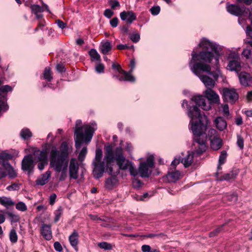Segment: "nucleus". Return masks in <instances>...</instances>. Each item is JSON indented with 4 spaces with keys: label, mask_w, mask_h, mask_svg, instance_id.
I'll return each mask as SVG.
<instances>
[{
    "label": "nucleus",
    "mask_w": 252,
    "mask_h": 252,
    "mask_svg": "<svg viewBox=\"0 0 252 252\" xmlns=\"http://www.w3.org/2000/svg\"><path fill=\"white\" fill-rule=\"evenodd\" d=\"M188 115L190 119V127L193 134L192 146L194 147V151L181 158V162L185 167L191 165L193 162L194 154L199 156L205 152V126L202 121L200 110L196 106H189L188 107Z\"/></svg>",
    "instance_id": "f03ea898"
},
{
    "label": "nucleus",
    "mask_w": 252,
    "mask_h": 252,
    "mask_svg": "<svg viewBox=\"0 0 252 252\" xmlns=\"http://www.w3.org/2000/svg\"><path fill=\"white\" fill-rule=\"evenodd\" d=\"M79 163L75 158H71L69 164V175L71 179H77L78 178Z\"/></svg>",
    "instance_id": "f8f14e48"
},
{
    "label": "nucleus",
    "mask_w": 252,
    "mask_h": 252,
    "mask_svg": "<svg viewBox=\"0 0 252 252\" xmlns=\"http://www.w3.org/2000/svg\"><path fill=\"white\" fill-rule=\"evenodd\" d=\"M81 120L76 121L74 140L77 149L81 147L83 141L87 143H89L96 129V124L95 123H92L90 126H81Z\"/></svg>",
    "instance_id": "20e7f679"
},
{
    "label": "nucleus",
    "mask_w": 252,
    "mask_h": 252,
    "mask_svg": "<svg viewBox=\"0 0 252 252\" xmlns=\"http://www.w3.org/2000/svg\"><path fill=\"white\" fill-rule=\"evenodd\" d=\"M246 33L249 40H252V28L250 26H248L246 29Z\"/></svg>",
    "instance_id": "8fccbe9b"
},
{
    "label": "nucleus",
    "mask_w": 252,
    "mask_h": 252,
    "mask_svg": "<svg viewBox=\"0 0 252 252\" xmlns=\"http://www.w3.org/2000/svg\"><path fill=\"white\" fill-rule=\"evenodd\" d=\"M12 90L11 86L9 85L2 86L0 88V91L2 93H6L7 92H10Z\"/></svg>",
    "instance_id": "3c124183"
},
{
    "label": "nucleus",
    "mask_w": 252,
    "mask_h": 252,
    "mask_svg": "<svg viewBox=\"0 0 252 252\" xmlns=\"http://www.w3.org/2000/svg\"><path fill=\"white\" fill-rule=\"evenodd\" d=\"M117 48L119 50H124L127 49H134V46L131 45L129 46L126 44H119L117 46Z\"/></svg>",
    "instance_id": "864d4df0"
},
{
    "label": "nucleus",
    "mask_w": 252,
    "mask_h": 252,
    "mask_svg": "<svg viewBox=\"0 0 252 252\" xmlns=\"http://www.w3.org/2000/svg\"><path fill=\"white\" fill-rule=\"evenodd\" d=\"M224 225V224L219 226V227L215 229L214 231H212L209 234V236L210 237H213L215 236L217 234L220 232L222 231V227Z\"/></svg>",
    "instance_id": "09e8293b"
},
{
    "label": "nucleus",
    "mask_w": 252,
    "mask_h": 252,
    "mask_svg": "<svg viewBox=\"0 0 252 252\" xmlns=\"http://www.w3.org/2000/svg\"><path fill=\"white\" fill-rule=\"evenodd\" d=\"M79 234L76 230H74L71 234L69 236V241L70 245L75 249L78 250L77 245L78 244Z\"/></svg>",
    "instance_id": "5701e85b"
},
{
    "label": "nucleus",
    "mask_w": 252,
    "mask_h": 252,
    "mask_svg": "<svg viewBox=\"0 0 252 252\" xmlns=\"http://www.w3.org/2000/svg\"><path fill=\"white\" fill-rule=\"evenodd\" d=\"M223 46L206 38V63L220 64V58Z\"/></svg>",
    "instance_id": "423d86ee"
},
{
    "label": "nucleus",
    "mask_w": 252,
    "mask_h": 252,
    "mask_svg": "<svg viewBox=\"0 0 252 252\" xmlns=\"http://www.w3.org/2000/svg\"><path fill=\"white\" fill-rule=\"evenodd\" d=\"M104 150L105 155L103 160L102 150L97 148L95 150V158L92 162L93 175L95 179L101 177L105 171L109 174H113L112 166L114 160H116L120 169H129L131 175L134 177L138 175L137 170L134 167L133 163L126 158L121 147H117L114 151L113 147L108 145L105 146Z\"/></svg>",
    "instance_id": "f257e3e1"
},
{
    "label": "nucleus",
    "mask_w": 252,
    "mask_h": 252,
    "mask_svg": "<svg viewBox=\"0 0 252 252\" xmlns=\"http://www.w3.org/2000/svg\"><path fill=\"white\" fill-rule=\"evenodd\" d=\"M206 63V88L212 89L218 82L219 77L221 76L220 64Z\"/></svg>",
    "instance_id": "0eeeda50"
},
{
    "label": "nucleus",
    "mask_w": 252,
    "mask_h": 252,
    "mask_svg": "<svg viewBox=\"0 0 252 252\" xmlns=\"http://www.w3.org/2000/svg\"><path fill=\"white\" fill-rule=\"evenodd\" d=\"M31 9L32 12L35 15H37V13H41L43 12L44 9L39 5H33L31 6Z\"/></svg>",
    "instance_id": "ea45409f"
},
{
    "label": "nucleus",
    "mask_w": 252,
    "mask_h": 252,
    "mask_svg": "<svg viewBox=\"0 0 252 252\" xmlns=\"http://www.w3.org/2000/svg\"><path fill=\"white\" fill-rule=\"evenodd\" d=\"M227 156V152L223 150L221 152L219 158V163L217 167L218 170L221 169V166L225 163Z\"/></svg>",
    "instance_id": "7c9ffc66"
},
{
    "label": "nucleus",
    "mask_w": 252,
    "mask_h": 252,
    "mask_svg": "<svg viewBox=\"0 0 252 252\" xmlns=\"http://www.w3.org/2000/svg\"><path fill=\"white\" fill-rule=\"evenodd\" d=\"M98 246L101 249L105 250H109L112 249V245L107 242H103L99 243L98 244Z\"/></svg>",
    "instance_id": "a18cd8bd"
},
{
    "label": "nucleus",
    "mask_w": 252,
    "mask_h": 252,
    "mask_svg": "<svg viewBox=\"0 0 252 252\" xmlns=\"http://www.w3.org/2000/svg\"><path fill=\"white\" fill-rule=\"evenodd\" d=\"M0 212L7 215L11 222H17L20 220V217L19 215L14 214V213L6 210H0Z\"/></svg>",
    "instance_id": "cd10ccee"
},
{
    "label": "nucleus",
    "mask_w": 252,
    "mask_h": 252,
    "mask_svg": "<svg viewBox=\"0 0 252 252\" xmlns=\"http://www.w3.org/2000/svg\"><path fill=\"white\" fill-rule=\"evenodd\" d=\"M56 23L57 24L58 27L62 29H64L66 26L65 23L59 19L56 21Z\"/></svg>",
    "instance_id": "69168bd1"
},
{
    "label": "nucleus",
    "mask_w": 252,
    "mask_h": 252,
    "mask_svg": "<svg viewBox=\"0 0 252 252\" xmlns=\"http://www.w3.org/2000/svg\"><path fill=\"white\" fill-rule=\"evenodd\" d=\"M113 14L114 12L110 9H106L104 12V15L108 18H110Z\"/></svg>",
    "instance_id": "6e6d98bb"
},
{
    "label": "nucleus",
    "mask_w": 252,
    "mask_h": 252,
    "mask_svg": "<svg viewBox=\"0 0 252 252\" xmlns=\"http://www.w3.org/2000/svg\"><path fill=\"white\" fill-rule=\"evenodd\" d=\"M130 38L133 42L136 43L140 40V34L138 33L131 34L130 36Z\"/></svg>",
    "instance_id": "5fc2aeb1"
},
{
    "label": "nucleus",
    "mask_w": 252,
    "mask_h": 252,
    "mask_svg": "<svg viewBox=\"0 0 252 252\" xmlns=\"http://www.w3.org/2000/svg\"><path fill=\"white\" fill-rule=\"evenodd\" d=\"M239 170L237 168H234L228 173H227L223 175L219 176L218 173H216L217 176V180L219 181H229L231 180L234 179L236 178L239 174Z\"/></svg>",
    "instance_id": "dca6fc26"
},
{
    "label": "nucleus",
    "mask_w": 252,
    "mask_h": 252,
    "mask_svg": "<svg viewBox=\"0 0 252 252\" xmlns=\"http://www.w3.org/2000/svg\"><path fill=\"white\" fill-rule=\"evenodd\" d=\"M104 65L102 63L97 64L95 67V70L98 73H102L104 71Z\"/></svg>",
    "instance_id": "052dcab7"
},
{
    "label": "nucleus",
    "mask_w": 252,
    "mask_h": 252,
    "mask_svg": "<svg viewBox=\"0 0 252 252\" xmlns=\"http://www.w3.org/2000/svg\"><path fill=\"white\" fill-rule=\"evenodd\" d=\"M51 171L48 170L40 175L35 181V184L38 186H43L46 184L51 178Z\"/></svg>",
    "instance_id": "6ab92c4d"
},
{
    "label": "nucleus",
    "mask_w": 252,
    "mask_h": 252,
    "mask_svg": "<svg viewBox=\"0 0 252 252\" xmlns=\"http://www.w3.org/2000/svg\"><path fill=\"white\" fill-rule=\"evenodd\" d=\"M0 204L6 208L8 209L10 207H13L15 203L11 198L2 196L0 197Z\"/></svg>",
    "instance_id": "a878e982"
},
{
    "label": "nucleus",
    "mask_w": 252,
    "mask_h": 252,
    "mask_svg": "<svg viewBox=\"0 0 252 252\" xmlns=\"http://www.w3.org/2000/svg\"><path fill=\"white\" fill-rule=\"evenodd\" d=\"M16 208L19 211L24 212L27 210V207L26 204L22 201H20L16 205Z\"/></svg>",
    "instance_id": "c03bdc74"
},
{
    "label": "nucleus",
    "mask_w": 252,
    "mask_h": 252,
    "mask_svg": "<svg viewBox=\"0 0 252 252\" xmlns=\"http://www.w3.org/2000/svg\"><path fill=\"white\" fill-rule=\"evenodd\" d=\"M34 168V161L32 155H27L22 161V169L29 172L32 171Z\"/></svg>",
    "instance_id": "ddd939ff"
},
{
    "label": "nucleus",
    "mask_w": 252,
    "mask_h": 252,
    "mask_svg": "<svg viewBox=\"0 0 252 252\" xmlns=\"http://www.w3.org/2000/svg\"><path fill=\"white\" fill-rule=\"evenodd\" d=\"M69 148L67 143L62 142L59 150L52 149L50 154V165L56 172H61L59 180L63 181L67 177L68 165Z\"/></svg>",
    "instance_id": "7ed1b4c3"
},
{
    "label": "nucleus",
    "mask_w": 252,
    "mask_h": 252,
    "mask_svg": "<svg viewBox=\"0 0 252 252\" xmlns=\"http://www.w3.org/2000/svg\"><path fill=\"white\" fill-rule=\"evenodd\" d=\"M56 68L60 72H63L65 71L64 66L62 64H58L56 66Z\"/></svg>",
    "instance_id": "338daca9"
},
{
    "label": "nucleus",
    "mask_w": 252,
    "mask_h": 252,
    "mask_svg": "<svg viewBox=\"0 0 252 252\" xmlns=\"http://www.w3.org/2000/svg\"><path fill=\"white\" fill-rule=\"evenodd\" d=\"M100 49L101 53L103 54H107L108 52L112 49V45L111 43L108 41L102 43L100 47Z\"/></svg>",
    "instance_id": "c756f323"
},
{
    "label": "nucleus",
    "mask_w": 252,
    "mask_h": 252,
    "mask_svg": "<svg viewBox=\"0 0 252 252\" xmlns=\"http://www.w3.org/2000/svg\"><path fill=\"white\" fill-rule=\"evenodd\" d=\"M214 123L217 128L220 131H222L227 127L226 121L221 117H217L214 120Z\"/></svg>",
    "instance_id": "b1692460"
},
{
    "label": "nucleus",
    "mask_w": 252,
    "mask_h": 252,
    "mask_svg": "<svg viewBox=\"0 0 252 252\" xmlns=\"http://www.w3.org/2000/svg\"><path fill=\"white\" fill-rule=\"evenodd\" d=\"M141 250L143 252H150L151 248L149 245H144L142 246Z\"/></svg>",
    "instance_id": "774afa93"
},
{
    "label": "nucleus",
    "mask_w": 252,
    "mask_h": 252,
    "mask_svg": "<svg viewBox=\"0 0 252 252\" xmlns=\"http://www.w3.org/2000/svg\"><path fill=\"white\" fill-rule=\"evenodd\" d=\"M89 55L93 60L98 61L100 59V56L94 49H91L89 52Z\"/></svg>",
    "instance_id": "58836bf2"
},
{
    "label": "nucleus",
    "mask_w": 252,
    "mask_h": 252,
    "mask_svg": "<svg viewBox=\"0 0 252 252\" xmlns=\"http://www.w3.org/2000/svg\"><path fill=\"white\" fill-rule=\"evenodd\" d=\"M226 10L230 14L236 16H246L250 14L249 8L245 6L240 7L234 4H227Z\"/></svg>",
    "instance_id": "1a4fd4ad"
},
{
    "label": "nucleus",
    "mask_w": 252,
    "mask_h": 252,
    "mask_svg": "<svg viewBox=\"0 0 252 252\" xmlns=\"http://www.w3.org/2000/svg\"><path fill=\"white\" fill-rule=\"evenodd\" d=\"M33 156L34 160L36 161H48L47 153L45 150H35Z\"/></svg>",
    "instance_id": "4be33fe9"
},
{
    "label": "nucleus",
    "mask_w": 252,
    "mask_h": 252,
    "mask_svg": "<svg viewBox=\"0 0 252 252\" xmlns=\"http://www.w3.org/2000/svg\"><path fill=\"white\" fill-rule=\"evenodd\" d=\"M48 164V161H39L37 165V168L40 170H42L44 169L45 166L47 165Z\"/></svg>",
    "instance_id": "4d7b16f0"
},
{
    "label": "nucleus",
    "mask_w": 252,
    "mask_h": 252,
    "mask_svg": "<svg viewBox=\"0 0 252 252\" xmlns=\"http://www.w3.org/2000/svg\"><path fill=\"white\" fill-rule=\"evenodd\" d=\"M223 99L231 103H235L239 98V95L236 89L227 88H224L222 91Z\"/></svg>",
    "instance_id": "9d476101"
},
{
    "label": "nucleus",
    "mask_w": 252,
    "mask_h": 252,
    "mask_svg": "<svg viewBox=\"0 0 252 252\" xmlns=\"http://www.w3.org/2000/svg\"><path fill=\"white\" fill-rule=\"evenodd\" d=\"M20 135L24 140H28L32 136V134L29 128H24L21 130Z\"/></svg>",
    "instance_id": "2f4dec72"
},
{
    "label": "nucleus",
    "mask_w": 252,
    "mask_h": 252,
    "mask_svg": "<svg viewBox=\"0 0 252 252\" xmlns=\"http://www.w3.org/2000/svg\"><path fill=\"white\" fill-rule=\"evenodd\" d=\"M180 175L181 173L179 171H175L168 173L167 178L169 182H175L179 179Z\"/></svg>",
    "instance_id": "c85d7f7f"
},
{
    "label": "nucleus",
    "mask_w": 252,
    "mask_h": 252,
    "mask_svg": "<svg viewBox=\"0 0 252 252\" xmlns=\"http://www.w3.org/2000/svg\"><path fill=\"white\" fill-rule=\"evenodd\" d=\"M210 141L211 148L213 150H218L220 149L222 146V141L220 137L213 139Z\"/></svg>",
    "instance_id": "393cba45"
},
{
    "label": "nucleus",
    "mask_w": 252,
    "mask_h": 252,
    "mask_svg": "<svg viewBox=\"0 0 252 252\" xmlns=\"http://www.w3.org/2000/svg\"><path fill=\"white\" fill-rule=\"evenodd\" d=\"M57 198V195L55 193L52 194L49 197V203L50 204L53 205L54 204L56 199Z\"/></svg>",
    "instance_id": "680f3d73"
},
{
    "label": "nucleus",
    "mask_w": 252,
    "mask_h": 252,
    "mask_svg": "<svg viewBox=\"0 0 252 252\" xmlns=\"http://www.w3.org/2000/svg\"><path fill=\"white\" fill-rule=\"evenodd\" d=\"M111 7L113 9H115L116 7H119L120 6V3L117 0L112 1L110 3Z\"/></svg>",
    "instance_id": "0e129e2a"
},
{
    "label": "nucleus",
    "mask_w": 252,
    "mask_h": 252,
    "mask_svg": "<svg viewBox=\"0 0 252 252\" xmlns=\"http://www.w3.org/2000/svg\"><path fill=\"white\" fill-rule=\"evenodd\" d=\"M5 166L6 167V169L7 171V173L10 178L13 179L17 177V174L15 170H14L8 162L6 163Z\"/></svg>",
    "instance_id": "72a5a7b5"
},
{
    "label": "nucleus",
    "mask_w": 252,
    "mask_h": 252,
    "mask_svg": "<svg viewBox=\"0 0 252 252\" xmlns=\"http://www.w3.org/2000/svg\"><path fill=\"white\" fill-rule=\"evenodd\" d=\"M191 56L189 63L190 69L205 84V51H202L197 54L193 50Z\"/></svg>",
    "instance_id": "39448f33"
},
{
    "label": "nucleus",
    "mask_w": 252,
    "mask_h": 252,
    "mask_svg": "<svg viewBox=\"0 0 252 252\" xmlns=\"http://www.w3.org/2000/svg\"><path fill=\"white\" fill-rule=\"evenodd\" d=\"M242 55L247 59H250L252 56V51L250 48L244 49L242 52Z\"/></svg>",
    "instance_id": "49530a36"
},
{
    "label": "nucleus",
    "mask_w": 252,
    "mask_h": 252,
    "mask_svg": "<svg viewBox=\"0 0 252 252\" xmlns=\"http://www.w3.org/2000/svg\"><path fill=\"white\" fill-rule=\"evenodd\" d=\"M240 85L244 87H249L252 86V76L245 71L240 72L238 74Z\"/></svg>",
    "instance_id": "9b49d317"
},
{
    "label": "nucleus",
    "mask_w": 252,
    "mask_h": 252,
    "mask_svg": "<svg viewBox=\"0 0 252 252\" xmlns=\"http://www.w3.org/2000/svg\"><path fill=\"white\" fill-rule=\"evenodd\" d=\"M218 137H219V135L218 134L217 131L215 129L211 128L208 131V135L207 136L206 135V139L208 137L209 140H211L213 139L216 138Z\"/></svg>",
    "instance_id": "e433bc0d"
},
{
    "label": "nucleus",
    "mask_w": 252,
    "mask_h": 252,
    "mask_svg": "<svg viewBox=\"0 0 252 252\" xmlns=\"http://www.w3.org/2000/svg\"><path fill=\"white\" fill-rule=\"evenodd\" d=\"M155 158L153 155L149 156L146 161L141 162L137 170L138 175L142 178L149 177L151 174V169L154 167Z\"/></svg>",
    "instance_id": "6e6552de"
},
{
    "label": "nucleus",
    "mask_w": 252,
    "mask_h": 252,
    "mask_svg": "<svg viewBox=\"0 0 252 252\" xmlns=\"http://www.w3.org/2000/svg\"><path fill=\"white\" fill-rule=\"evenodd\" d=\"M54 247L55 250L57 252H61L63 251L62 247L59 242H56L54 244Z\"/></svg>",
    "instance_id": "bf43d9fd"
},
{
    "label": "nucleus",
    "mask_w": 252,
    "mask_h": 252,
    "mask_svg": "<svg viewBox=\"0 0 252 252\" xmlns=\"http://www.w3.org/2000/svg\"><path fill=\"white\" fill-rule=\"evenodd\" d=\"M43 76L44 79H46L48 81H51L53 79L50 69L47 67L45 68Z\"/></svg>",
    "instance_id": "a19ab883"
},
{
    "label": "nucleus",
    "mask_w": 252,
    "mask_h": 252,
    "mask_svg": "<svg viewBox=\"0 0 252 252\" xmlns=\"http://www.w3.org/2000/svg\"><path fill=\"white\" fill-rule=\"evenodd\" d=\"M6 189L8 190H16L19 189V187L18 185L16 184H12V185L8 186L6 188Z\"/></svg>",
    "instance_id": "e2e57ef3"
},
{
    "label": "nucleus",
    "mask_w": 252,
    "mask_h": 252,
    "mask_svg": "<svg viewBox=\"0 0 252 252\" xmlns=\"http://www.w3.org/2000/svg\"><path fill=\"white\" fill-rule=\"evenodd\" d=\"M118 173V171L116 172L113 171V174H111L113 176L106 179L105 182V187L107 189H111L118 183L119 181L116 177Z\"/></svg>",
    "instance_id": "aec40b11"
},
{
    "label": "nucleus",
    "mask_w": 252,
    "mask_h": 252,
    "mask_svg": "<svg viewBox=\"0 0 252 252\" xmlns=\"http://www.w3.org/2000/svg\"><path fill=\"white\" fill-rule=\"evenodd\" d=\"M191 100L195 103L196 105L198 106H202V108L204 109L203 107L205 106V99L203 95H193L191 98Z\"/></svg>",
    "instance_id": "bb28decb"
},
{
    "label": "nucleus",
    "mask_w": 252,
    "mask_h": 252,
    "mask_svg": "<svg viewBox=\"0 0 252 252\" xmlns=\"http://www.w3.org/2000/svg\"><path fill=\"white\" fill-rule=\"evenodd\" d=\"M150 11L153 15H157L160 12L159 6H153L150 9Z\"/></svg>",
    "instance_id": "603ef678"
},
{
    "label": "nucleus",
    "mask_w": 252,
    "mask_h": 252,
    "mask_svg": "<svg viewBox=\"0 0 252 252\" xmlns=\"http://www.w3.org/2000/svg\"><path fill=\"white\" fill-rule=\"evenodd\" d=\"M120 18L123 21H126V23L130 24L136 19V15L132 11H124L120 13Z\"/></svg>",
    "instance_id": "f3484780"
},
{
    "label": "nucleus",
    "mask_w": 252,
    "mask_h": 252,
    "mask_svg": "<svg viewBox=\"0 0 252 252\" xmlns=\"http://www.w3.org/2000/svg\"><path fill=\"white\" fill-rule=\"evenodd\" d=\"M206 99L210 105L219 104L220 101L219 94L213 89H206Z\"/></svg>",
    "instance_id": "4468645a"
},
{
    "label": "nucleus",
    "mask_w": 252,
    "mask_h": 252,
    "mask_svg": "<svg viewBox=\"0 0 252 252\" xmlns=\"http://www.w3.org/2000/svg\"><path fill=\"white\" fill-rule=\"evenodd\" d=\"M41 233L43 237L47 240H50L52 238V233L51 226L44 224L41 228Z\"/></svg>",
    "instance_id": "412c9836"
},
{
    "label": "nucleus",
    "mask_w": 252,
    "mask_h": 252,
    "mask_svg": "<svg viewBox=\"0 0 252 252\" xmlns=\"http://www.w3.org/2000/svg\"><path fill=\"white\" fill-rule=\"evenodd\" d=\"M224 200H227L232 203L235 202L238 199V196L234 193H225L223 196Z\"/></svg>",
    "instance_id": "473e14b6"
},
{
    "label": "nucleus",
    "mask_w": 252,
    "mask_h": 252,
    "mask_svg": "<svg viewBox=\"0 0 252 252\" xmlns=\"http://www.w3.org/2000/svg\"><path fill=\"white\" fill-rule=\"evenodd\" d=\"M9 239L11 243H16L18 241V235L15 229H11L9 233Z\"/></svg>",
    "instance_id": "4c0bfd02"
},
{
    "label": "nucleus",
    "mask_w": 252,
    "mask_h": 252,
    "mask_svg": "<svg viewBox=\"0 0 252 252\" xmlns=\"http://www.w3.org/2000/svg\"><path fill=\"white\" fill-rule=\"evenodd\" d=\"M244 138L240 135H237V145L240 148V150H243L244 149Z\"/></svg>",
    "instance_id": "79ce46f5"
},
{
    "label": "nucleus",
    "mask_w": 252,
    "mask_h": 252,
    "mask_svg": "<svg viewBox=\"0 0 252 252\" xmlns=\"http://www.w3.org/2000/svg\"><path fill=\"white\" fill-rule=\"evenodd\" d=\"M242 66L240 60L228 61V63L226 67L227 70L230 71H235L237 74L239 73L241 70Z\"/></svg>",
    "instance_id": "a211bd4d"
},
{
    "label": "nucleus",
    "mask_w": 252,
    "mask_h": 252,
    "mask_svg": "<svg viewBox=\"0 0 252 252\" xmlns=\"http://www.w3.org/2000/svg\"><path fill=\"white\" fill-rule=\"evenodd\" d=\"M13 157L11 154L7 153L6 152H2L0 154V159L2 160V165L5 166L6 163H5V161L11 159Z\"/></svg>",
    "instance_id": "c9c22d12"
},
{
    "label": "nucleus",
    "mask_w": 252,
    "mask_h": 252,
    "mask_svg": "<svg viewBox=\"0 0 252 252\" xmlns=\"http://www.w3.org/2000/svg\"><path fill=\"white\" fill-rule=\"evenodd\" d=\"M88 150L86 147H83L78 156V159L82 161L85 158V157L87 154Z\"/></svg>",
    "instance_id": "37998d69"
},
{
    "label": "nucleus",
    "mask_w": 252,
    "mask_h": 252,
    "mask_svg": "<svg viewBox=\"0 0 252 252\" xmlns=\"http://www.w3.org/2000/svg\"><path fill=\"white\" fill-rule=\"evenodd\" d=\"M118 19L117 17L113 18L112 20L110 21V25L113 27L115 28L118 26Z\"/></svg>",
    "instance_id": "13d9d810"
},
{
    "label": "nucleus",
    "mask_w": 252,
    "mask_h": 252,
    "mask_svg": "<svg viewBox=\"0 0 252 252\" xmlns=\"http://www.w3.org/2000/svg\"><path fill=\"white\" fill-rule=\"evenodd\" d=\"M62 213H63V209L61 207H59L58 209V210L56 211V212L55 213V218L54 219V221L55 222H57L59 220L62 214Z\"/></svg>",
    "instance_id": "de8ad7c7"
},
{
    "label": "nucleus",
    "mask_w": 252,
    "mask_h": 252,
    "mask_svg": "<svg viewBox=\"0 0 252 252\" xmlns=\"http://www.w3.org/2000/svg\"><path fill=\"white\" fill-rule=\"evenodd\" d=\"M228 51L227 59L228 61L240 59L239 54L237 52L232 50H228Z\"/></svg>",
    "instance_id": "f704fd0d"
},
{
    "label": "nucleus",
    "mask_w": 252,
    "mask_h": 252,
    "mask_svg": "<svg viewBox=\"0 0 252 252\" xmlns=\"http://www.w3.org/2000/svg\"><path fill=\"white\" fill-rule=\"evenodd\" d=\"M119 67V65H117L115 63H113L112 65L113 69L118 70L119 73L122 74L120 77L117 76L120 81H126L129 82H134L135 81V78L132 75V74H130L129 73H127V72L122 69L120 70Z\"/></svg>",
    "instance_id": "2eb2a0df"
}]
</instances>
